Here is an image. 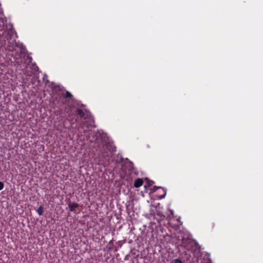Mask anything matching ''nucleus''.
Returning <instances> with one entry per match:
<instances>
[{"label": "nucleus", "mask_w": 263, "mask_h": 263, "mask_svg": "<svg viewBox=\"0 0 263 263\" xmlns=\"http://www.w3.org/2000/svg\"><path fill=\"white\" fill-rule=\"evenodd\" d=\"M4 183L0 181V191L2 190L4 188Z\"/></svg>", "instance_id": "15"}, {"label": "nucleus", "mask_w": 263, "mask_h": 263, "mask_svg": "<svg viewBox=\"0 0 263 263\" xmlns=\"http://www.w3.org/2000/svg\"><path fill=\"white\" fill-rule=\"evenodd\" d=\"M116 151V147L111 142H106L101 147V152L104 157L108 156L109 153H112Z\"/></svg>", "instance_id": "2"}, {"label": "nucleus", "mask_w": 263, "mask_h": 263, "mask_svg": "<svg viewBox=\"0 0 263 263\" xmlns=\"http://www.w3.org/2000/svg\"><path fill=\"white\" fill-rule=\"evenodd\" d=\"M171 263H183V262L179 259H174L171 261Z\"/></svg>", "instance_id": "12"}, {"label": "nucleus", "mask_w": 263, "mask_h": 263, "mask_svg": "<svg viewBox=\"0 0 263 263\" xmlns=\"http://www.w3.org/2000/svg\"><path fill=\"white\" fill-rule=\"evenodd\" d=\"M143 184V181L142 179L137 178L135 180L134 182V187L136 188H138L142 186Z\"/></svg>", "instance_id": "8"}, {"label": "nucleus", "mask_w": 263, "mask_h": 263, "mask_svg": "<svg viewBox=\"0 0 263 263\" xmlns=\"http://www.w3.org/2000/svg\"><path fill=\"white\" fill-rule=\"evenodd\" d=\"M43 210H44V208L42 206H40L38 209L37 210H36V212L37 213V214L40 215V216H41L43 215Z\"/></svg>", "instance_id": "9"}, {"label": "nucleus", "mask_w": 263, "mask_h": 263, "mask_svg": "<svg viewBox=\"0 0 263 263\" xmlns=\"http://www.w3.org/2000/svg\"><path fill=\"white\" fill-rule=\"evenodd\" d=\"M197 263H212L209 259H203L200 260L198 259Z\"/></svg>", "instance_id": "10"}, {"label": "nucleus", "mask_w": 263, "mask_h": 263, "mask_svg": "<svg viewBox=\"0 0 263 263\" xmlns=\"http://www.w3.org/2000/svg\"><path fill=\"white\" fill-rule=\"evenodd\" d=\"M166 195V192H165L164 194L162 196V198H164Z\"/></svg>", "instance_id": "16"}, {"label": "nucleus", "mask_w": 263, "mask_h": 263, "mask_svg": "<svg viewBox=\"0 0 263 263\" xmlns=\"http://www.w3.org/2000/svg\"><path fill=\"white\" fill-rule=\"evenodd\" d=\"M193 241L190 238H183L182 240L181 246L186 250H190Z\"/></svg>", "instance_id": "6"}, {"label": "nucleus", "mask_w": 263, "mask_h": 263, "mask_svg": "<svg viewBox=\"0 0 263 263\" xmlns=\"http://www.w3.org/2000/svg\"><path fill=\"white\" fill-rule=\"evenodd\" d=\"M32 61V58L29 56L24 57L23 58H21L18 60L16 62L20 66V68L23 69L27 67V66L31 63Z\"/></svg>", "instance_id": "5"}, {"label": "nucleus", "mask_w": 263, "mask_h": 263, "mask_svg": "<svg viewBox=\"0 0 263 263\" xmlns=\"http://www.w3.org/2000/svg\"><path fill=\"white\" fill-rule=\"evenodd\" d=\"M159 188H160L159 187H157V186H154L153 188L152 189V191L154 192L155 191H156Z\"/></svg>", "instance_id": "14"}, {"label": "nucleus", "mask_w": 263, "mask_h": 263, "mask_svg": "<svg viewBox=\"0 0 263 263\" xmlns=\"http://www.w3.org/2000/svg\"><path fill=\"white\" fill-rule=\"evenodd\" d=\"M64 111L66 114V120L69 122L71 125H73L77 122L76 118V112L74 110L72 106H68L64 109Z\"/></svg>", "instance_id": "1"}, {"label": "nucleus", "mask_w": 263, "mask_h": 263, "mask_svg": "<svg viewBox=\"0 0 263 263\" xmlns=\"http://www.w3.org/2000/svg\"><path fill=\"white\" fill-rule=\"evenodd\" d=\"M83 124L84 126L88 128L91 126L90 123H85V122H83Z\"/></svg>", "instance_id": "13"}, {"label": "nucleus", "mask_w": 263, "mask_h": 263, "mask_svg": "<svg viewBox=\"0 0 263 263\" xmlns=\"http://www.w3.org/2000/svg\"><path fill=\"white\" fill-rule=\"evenodd\" d=\"M68 206L69 208L70 211L71 212H73L74 213H76V209L78 208L79 207V205L77 203L75 202H70L68 204Z\"/></svg>", "instance_id": "7"}, {"label": "nucleus", "mask_w": 263, "mask_h": 263, "mask_svg": "<svg viewBox=\"0 0 263 263\" xmlns=\"http://www.w3.org/2000/svg\"><path fill=\"white\" fill-rule=\"evenodd\" d=\"M72 97V95L68 91H66L65 94H64V97L69 100Z\"/></svg>", "instance_id": "11"}, {"label": "nucleus", "mask_w": 263, "mask_h": 263, "mask_svg": "<svg viewBox=\"0 0 263 263\" xmlns=\"http://www.w3.org/2000/svg\"><path fill=\"white\" fill-rule=\"evenodd\" d=\"M76 114H77L81 118L84 120H87L88 122H90L91 120V117L90 113L86 110H84L81 108H78L76 110Z\"/></svg>", "instance_id": "4"}, {"label": "nucleus", "mask_w": 263, "mask_h": 263, "mask_svg": "<svg viewBox=\"0 0 263 263\" xmlns=\"http://www.w3.org/2000/svg\"><path fill=\"white\" fill-rule=\"evenodd\" d=\"M54 101L57 102L59 107L63 106L65 108L66 107L70 106L68 104L69 100L64 97V92L57 93L54 97Z\"/></svg>", "instance_id": "3"}]
</instances>
